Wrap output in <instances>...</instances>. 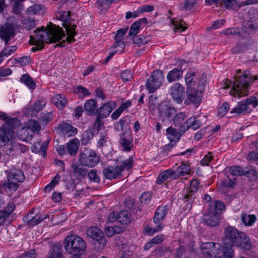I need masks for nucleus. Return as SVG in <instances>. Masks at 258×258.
Instances as JSON below:
<instances>
[{
    "mask_svg": "<svg viewBox=\"0 0 258 258\" xmlns=\"http://www.w3.org/2000/svg\"><path fill=\"white\" fill-rule=\"evenodd\" d=\"M223 250L228 251L232 249L233 245L249 250L251 244L249 237L243 232L239 231L234 227L229 226L224 229Z\"/></svg>",
    "mask_w": 258,
    "mask_h": 258,
    "instance_id": "f257e3e1",
    "label": "nucleus"
},
{
    "mask_svg": "<svg viewBox=\"0 0 258 258\" xmlns=\"http://www.w3.org/2000/svg\"><path fill=\"white\" fill-rule=\"evenodd\" d=\"M63 244L67 253L73 256H81L86 251L85 241L76 235L67 236L63 240Z\"/></svg>",
    "mask_w": 258,
    "mask_h": 258,
    "instance_id": "39448f33",
    "label": "nucleus"
},
{
    "mask_svg": "<svg viewBox=\"0 0 258 258\" xmlns=\"http://www.w3.org/2000/svg\"><path fill=\"white\" fill-rule=\"evenodd\" d=\"M223 5L226 9L237 11L240 8L258 3V0H245L237 3V0H222Z\"/></svg>",
    "mask_w": 258,
    "mask_h": 258,
    "instance_id": "4468645a",
    "label": "nucleus"
},
{
    "mask_svg": "<svg viewBox=\"0 0 258 258\" xmlns=\"http://www.w3.org/2000/svg\"><path fill=\"white\" fill-rule=\"evenodd\" d=\"M171 22L172 24L174 26L173 30L175 31H178L180 32L185 31L187 29L186 26H183V24H185V23L182 20H177L173 19L171 20Z\"/></svg>",
    "mask_w": 258,
    "mask_h": 258,
    "instance_id": "603ef678",
    "label": "nucleus"
},
{
    "mask_svg": "<svg viewBox=\"0 0 258 258\" xmlns=\"http://www.w3.org/2000/svg\"><path fill=\"white\" fill-rule=\"evenodd\" d=\"M119 148L121 151L127 152H130L133 148L132 141L125 134L120 135Z\"/></svg>",
    "mask_w": 258,
    "mask_h": 258,
    "instance_id": "4be33fe9",
    "label": "nucleus"
},
{
    "mask_svg": "<svg viewBox=\"0 0 258 258\" xmlns=\"http://www.w3.org/2000/svg\"><path fill=\"white\" fill-rule=\"evenodd\" d=\"M115 107V103L110 101L101 106L97 110L98 116L105 118L108 116Z\"/></svg>",
    "mask_w": 258,
    "mask_h": 258,
    "instance_id": "5701e85b",
    "label": "nucleus"
},
{
    "mask_svg": "<svg viewBox=\"0 0 258 258\" xmlns=\"http://www.w3.org/2000/svg\"><path fill=\"white\" fill-rule=\"evenodd\" d=\"M41 11H44V6L41 4H35L28 7L26 13L28 15H33L37 14Z\"/></svg>",
    "mask_w": 258,
    "mask_h": 258,
    "instance_id": "a18cd8bd",
    "label": "nucleus"
},
{
    "mask_svg": "<svg viewBox=\"0 0 258 258\" xmlns=\"http://www.w3.org/2000/svg\"><path fill=\"white\" fill-rule=\"evenodd\" d=\"M242 101L244 102V104H247V108H248V105L250 104L252 105L253 107H255L258 105V100H257L255 96H250L249 98Z\"/></svg>",
    "mask_w": 258,
    "mask_h": 258,
    "instance_id": "774afa93",
    "label": "nucleus"
},
{
    "mask_svg": "<svg viewBox=\"0 0 258 258\" xmlns=\"http://www.w3.org/2000/svg\"><path fill=\"white\" fill-rule=\"evenodd\" d=\"M24 179L25 175L21 170L11 169L7 172V181H0V194L11 195L18 189V183L22 182Z\"/></svg>",
    "mask_w": 258,
    "mask_h": 258,
    "instance_id": "7ed1b4c3",
    "label": "nucleus"
},
{
    "mask_svg": "<svg viewBox=\"0 0 258 258\" xmlns=\"http://www.w3.org/2000/svg\"><path fill=\"white\" fill-rule=\"evenodd\" d=\"M88 237H91L100 245V248H102L106 245V240L103 236L102 231L97 227L89 228L86 231Z\"/></svg>",
    "mask_w": 258,
    "mask_h": 258,
    "instance_id": "f8f14e48",
    "label": "nucleus"
},
{
    "mask_svg": "<svg viewBox=\"0 0 258 258\" xmlns=\"http://www.w3.org/2000/svg\"><path fill=\"white\" fill-rule=\"evenodd\" d=\"M48 144V141L44 142L42 144H41V142L40 141L37 142L34 144L32 147V151L36 153H42V155L43 157H45Z\"/></svg>",
    "mask_w": 258,
    "mask_h": 258,
    "instance_id": "2f4dec72",
    "label": "nucleus"
},
{
    "mask_svg": "<svg viewBox=\"0 0 258 258\" xmlns=\"http://www.w3.org/2000/svg\"><path fill=\"white\" fill-rule=\"evenodd\" d=\"M164 80V77L161 71H154L146 83L147 89L150 93L154 92L161 86Z\"/></svg>",
    "mask_w": 258,
    "mask_h": 258,
    "instance_id": "9d476101",
    "label": "nucleus"
},
{
    "mask_svg": "<svg viewBox=\"0 0 258 258\" xmlns=\"http://www.w3.org/2000/svg\"><path fill=\"white\" fill-rule=\"evenodd\" d=\"M116 42L112 46L111 48H116V51L121 52L125 48V43L121 40H115Z\"/></svg>",
    "mask_w": 258,
    "mask_h": 258,
    "instance_id": "680f3d73",
    "label": "nucleus"
},
{
    "mask_svg": "<svg viewBox=\"0 0 258 258\" xmlns=\"http://www.w3.org/2000/svg\"><path fill=\"white\" fill-rule=\"evenodd\" d=\"M17 134L18 138L23 141L31 140L34 136L32 131L27 127L26 125L19 129Z\"/></svg>",
    "mask_w": 258,
    "mask_h": 258,
    "instance_id": "cd10ccee",
    "label": "nucleus"
},
{
    "mask_svg": "<svg viewBox=\"0 0 258 258\" xmlns=\"http://www.w3.org/2000/svg\"><path fill=\"white\" fill-rule=\"evenodd\" d=\"M79 161L82 166L93 167L99 162V157L94 150L85 149L80 153Z\"/></svg>",
    "mask_w": 258,
    "mask_h": 258,
    "instance_id": "1a4fd4ad",
    "label": "nucleus"
},
{
    "mask_svg": "<svg viewBox=\"0 0 258 258\" xmlns=\"http://www.w3.org/2000/svg\"><path fill=\"white\" fill-rule=\"evenodd\" d=\"M51 101L59 109H63L67 105V100L63 95L56 94L52 97Z\"/></svg>",
    "mask_w": 258,
    "mask_h": 258,
    "instance_id": "72a5a7b5",
    "label": "nucleus"
},
{
    "mask_svg": "<svg viewBox=\"0 0 258 258\" xmlns=\"http://www.w3.org/2000/svg\"><path fill=\"white\" fill-rule=\"evenodd\" d=\"M62 249L58 246H53L49 250L46 258H62Z\"/></svg>",
    "mask_w": 258,
    "mask_h": 258,
    "instance_id": "a19ab883",
    "label": "nucleus"
},
{
    "mask_svg": "<svg viewBox=\"0 0 258 258\" xmlns=\"http://www.w3.org/2000/svg\"><path fill=\"white\" fill-rule=\"evenodd\" d=\"M182 75V71L178 69H173L170 71L167 76L168 82H172L180 79Z\"/></svg>",
    "mask_w": 258,
    "mask_h": 258,
    "instance_id": "58836bf2",
    "label": "nucleus"
},
{
    "mask_svg": "<svg viewBox=\"0 0 258 258\" xmlns=\"http://www.w3.org/2000/svg\"><path fill=\"white\" fill-rule=\"evenodd\" d=\"M33 215V213H30L25 216L23 218V221L30 226H34L48 217V215H45L43 217L40 215L34 216Z\"/></svg>",
    "mask_w": 258,
    "mask_h": 258,
    "instance_id": "393cba45",
    "label": "nucleus"
},
{
    "mask_svg": "<svg viewBox=\"0 0 258 258\" xmlns=\"http://www.w3.org/2000/svg\"><path fill=\"white\" fill-rule=\"evenodd\" d=\"M230 171L232 175L235 176H240L245 173L244 171L239 166L231 167Z\"/></svg>",
    "mask_w": 258,
    "mask_h": 258,
    "instance_id": "0e129e2a",
    "label": "nucleus"
},
{
    "mask_svg": "<svg viewBox=\"0 0 258 258\" xmlns=\"http://www.w3.org/2000/svg\"><path fill=\"white\" fill-rule=\"evenodd\" d=\"M103 174L105 178L109 180L119 178L122 177L121 169L119 167V165L114 167L110 166L104 168Z\"/></svg>",
    "mask_w": 258,
    "mask_h": 258,
    "instance_id": "f3484780",
    "label": "nucleus"
},
{
    "mask_svg": "<svg viewBox=\"0 0 258 258\" xmlns=\"http://www.w3.org/2000/svg\"><path fill=\"white\" fill-rule=\"evenodd\" d=\"M198 0H193L192 1L189 0H185L184 2V7L182 10L185 11H189L191 10L198 4Z\"/></svg>",
    "mask_w": 258,
    "mask_h": 258,
    "instance_id": "13d9d810",
    "label": "nucleus"
},
{
    "mask_svg": "<svg viewBox=\"0 0 258 258\" xmlns=\"http://www.w3.org/2000/svg\"><path fill=\"white\" fill-rule=\"evenodd\" d=\"M131 221V215L126 211H121L118 213V222L122 224L126 225Z\"/></svg>",
    "mask_w": 258,
    "mask_h": 258,
    "instance_id": "c03bdc74",
    "label": "nucleus"
},
{
    "mask_svg": "<svg viewBox=\"0 0 258 258\" xmlns=\"http://www.w3.org/2000/svg\"><path fill=\"white\" fill-rule=\"evenodd\" d=\"M89 179L96 183L100 182V178L97 173V171L95 169L91 170L87 174Z\"/></svg>",
    "mask_w": 258,
    "mask_h": 258,
    "instance_id": "4d7b16f0",
    "label": "nucleus"
},
{
    "mask_svg": "<svg viewBox=\"0 0 258 258\" xmlns=\"http://www.w3.org/2000/svg\"><path fill=\"white\" fill-rule=\"evenodd\" d=\"M247 110V104L241 101L237 103L236 106L231 110L230 113L234 114L233 116H237L244 113Z\"/></svg>",
    "mask_w": 258,
    "mask_h": 258,
    "instance_id": "f704fd0d",
    "label": "nucleus"
},
{
    "mask_svg": "<svg viewBox=\"0 0 258 258\" xmlns=\"http://www.w3.org/2000/svg\"><path fill=\"white\" fill-rule=\"evenodd\" d=\"M255 220L256 217L254 215L243 214L241 216V221L245 226L252 225Z\"/></svg>",
    "mask_w": 258,
    "mask_h": 258,
    "instance_id": "3c124183",
    "label": "nucleus"
},
{
    "mask_svg": "<svg viewBox=\"0 0 258 258\" xmlns=\"http://www.w3.org/2000/svg\"><path fill=\"white\" fill-rule=\"evenodd\" d=\"M20 147V144L16 142L12 143L11 147L6 150V153L8 155H11L13 152L15 153H18L19 152Z\"/></svg>",
    "mask_w": 258,
    "mask_h": 258,
    "instance_id": "052dcab7",
    "label": "nucleus"
},
{
    "mask_svg": "<svg viewBox=\"0 0 258 258\" xmlns=\"http://www.w3.org/2000/svg\"><path fill=\"white\" fill-rule=\"evenodd\" d=\"M170 95L178 103L182 102L185 94L184 87L180 83H174L170 88Z\"/></svg>",
    "mask_w": 258,
    "mask_h": 258,
    "instance_id": "2eb2a0df",
    "label": "nucleus"
},
{
    "mask_svg": "<svg viewBox=\"0 0 258 258\" xmlns=\"http://www.w3.org/2000/svg\"><path fill=\"white\" fill-rule=\"evenodd\" d=\"M185 82L186 84L188 85L187 87H196L197 88L199 83L200 84L204 83V82H201L199 80L196 73L194 71H190L186 74L185 77Z\"/></svg>",
    "mask_w": 258,
    "mask_h": 258,
    "instance_id": "a878e982",
    "label": "nucleus"
},
{
    "mask_svg": "<svg viewBox=\"0 0 258 258\" xmlns=\"http://www.w3.org/2000/svg\"><path fill=\"white\" fill-rule=\"evenodd\" d=\"M164 227V225L162 223L157 224V226L155 227H151V226L147 225L144 228V231L148 234L153 235L156 232H159L162 230Z\"/></svg>",
    "mask_w": 258,
    "mask_h": 258,
    "instance_id": "864d4df0",
    "label": "nucleus"
},
{
    "mask_svg": "<svg viewBox=\"0 0 258 258\" xmlns=\"http://www.w3.org/2000/svg\"><path fill=\"white\" fill-rule=\"evenodd\" d=\"M186 118V115L183 112H179L177 113L173 118V124L175 126L179 127L181 131L182 123Z\"/></svg>",
    "mask_w": 258,
    "mask_h": 258,
    "instance_id": "09e8293b",
    "label": "nucleus"
},
{
    "mask_svg": "<svg viewBox=\"0 0 258 258\" xmlns=\"http://www.w3.org/2000/svg\"><path fill=\"white\" fill-rule=\"evenodd\" d=\"M199 181L197 179H193L190 184V186L184 191L183 195L185 202L189 204L194 199V195L197 192L198 190Z\"/></svg>",
    "mask_w": 258,
    "mask_h": 258,
    "instance_id": "a211bd4d",
    "label": "nucleus"
},
{
    "mask_svg": "<svg viewBox=\"0 0 258 258\" xmlns=\"http://www.w3.org/2000/svg\"><path fill=\"white\" fill-rule=\"evenodd\" d=\"M71 12L63 11L59 13V18L60 20L65 22L63 23L62 26L66 29L67 34L68 36L66 38V40L61 41L60 43L56 44V46L64 47L67 43H72L75 41L74 36L76 34L75 31V28L76 26L75 25H72L71 24H68L67 22L71 18Z\"/></svg>",
    "mask_w": 258,
    "mask_h": 258,
    "instance_id": "0eeeda50",
    "label": "nucleus"
},
{
    "mask_svg": "<svg viewBox=\"0 0 258 258\" xmlns=\"http://www.w3.org/2000/svg\"><path fill=\"white\" fill-rule=\"evenodd\" d=\"M22 25L24 28L27 30H31L36 26L35 21L33 18H24L22 22Z\"/></svg>",
    "mask_w": 258,
    "mask_h": 258,
    "instance_id": "6e6d98bb",
    "label": "nucleus"
},
{
    "mask_svg": "<svg viewBox=\"0 0 258 258\" xmlns=\"http://www.w3.org/2000/svg\"><path fill=\"white\" fill-rule=\"evenodd\" d=\"M21 81L30 89H34L36 87L35 83L27 74L23 75L21 78Z\"/></svg>",
    "mask_w": 258,
    "mask_h": 258,
    "instance_id": "5fc2aeb1",
    "label": "nucleus"
},
{
    "mask_svg": "<svg viewBox=\"0 0 258 258\" xmlns=\"http://www.w3.org/2000/svg\"><path fill=\"white\" fill-rule=\"evenodd\" d=\"M220 215L217 213L209 212L204 216V223L210 227H215L219 225L220 223Z\"/></svg>",
    "mask_w": 258,
    "mask_h": 258,
    "instance_id": "412c9836",
    "label": "nucleus"
},
{
    "mask_svg": "<svg viewBox=\"0 0 258 258\" xmlns=\"http://www.w3.org/2000/svg\"><path fill=\"white\" fill-rule=\"evenodd\" d=\"M141 27V26L139 25V22H135L130 28L129 35L132 37L136 36Z\"/></svg>",
    "mask_w": 258,
    "mask_h": 258,
    "instance_id": "bf43d9fd",
    "label": "nucleus"
},
{
    "mask_svg": "<svg viewBox=\"0 0 258 258\" xmlns=\"http://www.w3.org/2000/svg\"><path fill=\"white\" fill-rule=\"evenodd\" d=\"M43 106L44 104H42V102L41 101H38L32 106L28 108L26 113L31 116H35L37 115L38 112L42 110Z\"/></svg>",
    "mask_w": 258,
    "mask_h": 258,
    "instance_id": "4c0bfd02",
    "label": "nucleus"
},
{
    "mask_svg": "<svg viewBox=\"0 0 258 258\" xmlns=\"http://www.w3.org/2000/svg\"><path fill=\"white\" fill-rule=\"evenodd\" d=\"M201 125V122L200 120H197L195 116L191 117L183 122L181 132L185 133L189 128L196 130L198 129Z\"/></svg>",
    "mask_w": 258,
    "mask_h": 258,
    "instance_id": "b1692460",
    "label": "nucleus"
},
{
    "mask_svg": "<svg viewBox=\"0 0 258 258\" xmlns=\"http://www.w3.org/2000/svg\"><path fill=\"white\" fill-rule=\"evenodd\" d=\"M208 211L220 214L225 209V205L220 201H212L209 205Z\"/></svg>",
    "mask_w": 258,
    "mask_h": 258,
    "instance_id": "c756f323",
    "label": "nucleus"
},
{
    "mask_svg": "<svg viewBox=\"0 0 258 258\" xmlns=\"http://www.w3.org/2000/svg\"><path fill=\"white\" fill-rule=\"evenodd\" d=\"M159 117L164 121L172 116L176 113V111L170 104L167 102H162L158 107Z\"/></svg>",
    "mask_w": 258,
    "mask_h": 258,
    "instance_id": "ddd939ff",
    "label": "nucleus"
},
{
    "mask_svg": "<svg viewBox=\"0 0 258 258\" xmlns=\"http://www.w3.org/2000/svg\"><path fill=\"white\" fill-rule=\"evenodd\" d=\"M80 145L79 141L78 139H74L70 141L66 146L67 152L71 156H75L77 154Z\"/></svg>",
    "mask_w": 258,
    "mask_h": 258,
    "instance_id": "7c9ffc66",
    "label": "nucleus"
},
{
    "mask_svg": "<svg viewBox=\"0 0 258 258\" xmlns=\"http://www.w3.org/2000/svg\"><path fill=\"white\" fill-rule=\"evenodd\" d=\"M190 169L187 164L182 163L174 171L176 177L190 174Z\"/></svg>",
    "mask_w": 258,
    "mask_h": 258,
    "instance_id": "79ce46f5",
    "label": "nucleus"
},
{
    "mask_svg": "<svg viewBox=\"0 0 258 258\" xmlns=\"http://www.w3.org/2000/svg\"><path fill=\"white\" fill-rule=\"evenodd\" d=\"M205 84L199 83L197 88L196 87H187L186 90V97L184 100V104L189 105L192 104L195 107H197L201 102L202 94L204 90Z\"/></svg>",
    "mask_w": 258,
    "mask_h": 258,
    "instance_id": "6e6552de",
    "label": "nucleus"
},
{
    "mask_svg": "<svg viewBox=\"0 0 258 258\" xmlns=\"http://www.w3.org/2000/svg\"><path fill=\"white\" fill-rule=\"evenodd\" d=\"M166 132L168 135V139L171 141H173L176 139L179 140L181 136V135L184 133H181V131H180V128L178 131L176 129L172 127H170L167 128Z\"/></svg>",
    "mask_w": 258,
    "mask_h": 258,
    "instance_id": "37998d69",
    "label": "nucleus"
},
{
    "mask_svg": "<svg viewBox=\"0 0 258 258\" xmlns=\"http://www.w3.org/2000/svg\"><path fill=\"white\" fill-rule=\"evenodd\" d=\"M174 171L172 169H168L163 172L160 173L156 180L157 184H162L164 181L167 180L169 178H172L173 179L176 178Z\"/></svg>",
    "mask_w": 258,
    "mask_h": 258,
    "instance_id": "c85d7f7f",
    "label": "nucleus"
},
{
    "mask_svg": "<svg viewBox=\"0 0 258 258\" xmlns=\"http://www.w3.org/2000/svg\"><path fill=\"white\" fill-rule=\"evenodd\" d=\"M222 33L227 36L240 35V32L237 28H231L225 29Z\"/></svg>",
    "mask_w": 258,
    "mask_h": 258,
    "instance_id": "e2e57ef3",
    "label": "nucleus"
},
{
    "mask_svg": "<svg viewBox=\"0 0 258 258\" xmlns=\"http://www.w3.org/2000/svg\"><path fill=\"white\" fill-rule=\"evenodd\" d=\"M168 208L166 205H161L159 206L155 213L153 218V222L156 224L161 223V222L167 214Z\"/></svg>",
    "mask_w": 258,
    "mask_h": 258,
    "instance_id": "bb28decb",
    "label": "nucleus"
},
{
    "mask_svg": "<svg viewBox=\"0 0 258 258\" xmlns=\"http://www.w3.org/2000/svg\"><path fill=\"white\" fill-rule=\"evenodd\" d=\"M221 244L215 242L202 243L200 248L203 258H233V250L221 249Z\"/></svg>",
    "mask_w": 258,
    "mask_h": 258,
    "instance_id": "20e7f679",
    "label": "nucleus"
},
{
    "mask_svg": "<svg viewBox=\"0 0 258 258\" xmlns=\"http://www.w3.org/2000/svg\"><path fill=\"white\" fill-rule=\"evenodd\" d=\"M15 35V28L12 24H7L0 27V37L8 44L11 39Z\"/></svg>",
    "mask_w": 258,
    "mask_h": 258,
    "instance_id": "dca6fc26",
    "label": "nucleus"
},
{
    "mask_svg": "<svg viewBox=\"0 0 258 258\" xmlns=\"http://www.w3.org/2000/svg\"><path fill=\"white\" fill-rule=\"evenodd\" d=\"M17 119L15 118H8L6 121V124L4 126H6L7 128H12L13 130L17 124Z\"/></svg>",
    "mask_w": 258,
    "mask_h": 258,
    "instance_id": "338daca9",
    "label": "nucleus"
},
{
    "mask_svg": "<svg viewBox=\"0 0 258 258\" xmlns=\"http://www.w3.org/2000/svg\"><path fill=\"white\" fill-rule=\"evenodd\" d=\"M57 130L64 136H74L77 133V129L71 124L64 121L61 122L57 127Z\"/></svg>",
    "mask_w": 258,
    "mask_h": 258,
    "instance_id": "aec40b11",
    "label": "nucleus"
},
{
    "mask_svg": "<svg viewBox=\"0 0 258 258\" xmlns=\"http://www.w3.org/2000/svg\"><path fill=\"white\" fill-rule=\"evenodd\" d=\"M134 156L135 154L133 153L130 155L128 159H124L121 162V164L119 165V167L121 168V172L125 170H130L132 168L134 162Z\"/></svg>",
    "mask_w": 258,
    "mask_h": 258,
    "instance_id": "c9c22d12",
    "label": "nucleus"
},
{
    "mask_svg": "<svg viewBox=\"0 0 258 258\" xmlns=\"http://www.w3.org/2000/svg\"><path fill=\"white\" fill-rule=\"evenodd\" d=\"M15 207V205L13 203H9L5 209L1 210L0 220H4L5 218H8L10 214L14 211Z\"/></svg>",
    "mask_w": 258,
    "mask_h": 258,
    "instance_id": "de8ad7c7",
    "label": "nucleus"
},
{
    "mask_svg": "<svg viewBox=\"0 0 258 258\" xmlns=\"http://www.w3.org/2000/svg\"><path fill=\"white\" fill-rule=\"evenodd\" d=\"M229 106L228 103H223L218 109V113L219 115L224 116L229 111Z\"/></svg>",
    "mask_w": 258,
    "mask_h": 258,
    "instance_id": "69168bd1",
    "label": "nucleus"
},
{
    "mask_svg": "<svg viewBox=\"0 0 258 258\" xmlns=\"http://www.w3.org/2000/svg\"><path fill=\"white\" fill-rule=\"evenodd\" d=\"M253 82L252 76L248 71H245L241 76H235L230 94L233 96L241 97L248 95L250 83Z\"/></svg>",
    "mask_w": 258,
    "mask_h": 258,
    "instance_id": "423d86ee",
    "label": "nucleus"
},
{
    "mask_svg": "<svg viewBox=\"0 0 258 258\" xmlns=\"http://www.w3.org/2000/svg\"><path fill=\"white\" fill-rule=\"evenodd\" d=\"M97 106V102L94 99H89L85 102L84 105L85 110L89 115L94 114L95 110Z\"/></svg>",
    "mask_w": 258,
    "mask_h": 258,
    "instance_id": "ea45409f",
    "label": "nucleus"
},
{
    "mask_svg": "<svg viewBox=\"0 0 258 258\" xmlns=\"http://www.w3.org/2000/svg\"><path fill=\"white\" fill-rule=\"evenodd\" d=\"M35 32V37L31 36L30 40L31 44L35 45L44 46L45 43H55L66 36L62 28L53 25L51 23L47 26L46 30L42 27V30L37 29Z\"/></svg>",
    "mask_w": 258,
    "mask_h": 258,
    "instance_id": "f03ea898",
    "label": "nucleus"
},
{
    "mask_svg": "<svg viewBox=\"0 0 258 258\" xmlns=\"http://www.w3.org/2000/svg\"><path fill=\"white\" fill-rule=\"evenodd\" d=\"M15 138V132L6 126L0 128V145L4 146L12 141Z\"/></svg>",
    "mask_w": 258,
    "mask_h": 258,
    "instance_id": "6ab92c4d",
    "label": "nucleus"
},
{
    "mask_svg": "<svg viewBox=\"0 0 258 258\" xmlns=\"http://www.w3.org/2000/svg\"><path fill=\"white\" fill-rule=\"evenodd\" d=\"M150 40V38L149 36H145L143 35H136L133 37V43L139 45L146 44Z\"/></svg>",
    "mask_w": 258,
    "mask_h": 258,
    "instance_id": "8fccbe9b",
    "label": "nucleus"
},
{
    "mask_svg": "<svg viewBox=\"0 0 258 258\" xmlns=\"http://www.w3.org/2000/svg\"><path fill=\"white\" fill-rule=\"evenodd\" d=\"M246 23L243 26V30L247 33H251L258 28V11L251 9L248 12Z\"/></svg>",
    "mask_w": 258,
    "mask_h": 258,
    "instance_id": "9b49d317",
    "label": "nucleus"
},
{
    "mask_svg": "<svg viewBox=\"0 0 258 258\" xmlns=\"http://www.w3.org/2000/svg\"><path fill=\"white\" fill-rule=\"evenodd\" d=\"M72 170L74 176L78 179L83 178L87 174V170L79 165H72Z\"/></svg>",
    "mask_w": 258,
    "mask_h": 258,
    "instance_id": "473e14b6",
    "label": "nucleus"
},
{
    "mask_svg": "<svg viewBox=\"0 0 258 258\" xmlns=\"http://www.w3.org/2000/svg\"><path fill=\"white\" fill-rule=\"evenodd\" d=\"M253 44L254 41L253 40H249L247 42L243 43H239L237 45L233 48V52L234 53H238L245 51L249 49L250 47H251Z\"/></svg>",
    "mask_w": 258,
    "mask_h": 258,
    "instance_id": "e433bc0d",
    "label": "nucleus"
},
{
    "mask_svg": "<svg viewBox=\"0 0 258 258\" xmlns=\"http://www.w3.org/2000/svg\"><path fill=\"white\" fill-rule=\"evenodd\" d=\"M26 125L27 127L32 131L33 135L35 133H39L41 130V126L39 122L34 119L28 120Z\"/></svg>",
    "mask_w": 258,
    "mask_h": 258,
    "instance_id": "49530a36",
    "label": "nucleus"
}]
</instances>
